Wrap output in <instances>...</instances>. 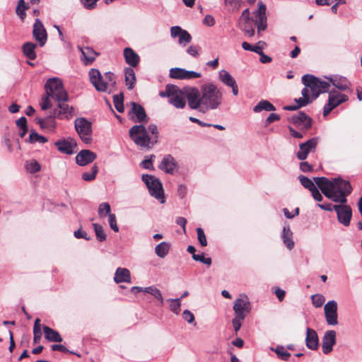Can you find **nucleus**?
<instances>
[{
  "mask_svg": "<svg viewBox=\"0 0 362 362\" xmlns=\"http://www.w3.org/2000/svg\"><path fill=\"white\" fill-rule=\"evenodd\" d=\"M188 105L192 110L205 113L217 110L223 102V93L213 83H206L200 89L192 87L187 90L185 94Z\"/></svg>",
  "mask_w": 362,
  "mask_h": 362,
  "instance_id": "1",
  "label": "nucleus"
},
{
  "mask_svg": "<svg viewBox=\"0 0 362 362\" xmlns=\"http://www.w3.org/2000/svg\"><path fill=\"white\" fill-rule=\"evenodd\" d=\"M302 82L305 87L301 91L302 97L295 100L297 105L284 106V110L292 111L305 106L316 99L320 93L329 92L330 88L327 81H322L313 75H304Z\"/></svg>",
  "mask_w": 362,
  "mask_h": 362,
  "instance_id": "2",
  "label": "nucleus"
},
{
  "mask_svg": "<svg viewBox=\"0 0 362 362\" xmlns=\"http://www.w3.org/2000/svg\"><path fill=\"white\" fill-rule=\"evenodd\" d=\"M315 182L320 189L324 195L334 202L346 204V197L352 192L350 182L340 177L332 180L325 177H315Z\"/></svg>",
  "mask_w": 362,
  "mask_h": 362,
  "instance_id": "3",
  "label": "nucleus"
},
{
  "mask_svg": "<svg viewBox=\"0 0 362 362\" xmlns=\"http://www.w3.org/2000/svg\"><path fill=\"white\" fill-rule=\"evenodd\" d=\"M129 134L134 144L141 148L149 149L156 144V136H150L146 128L142 124L132 127Z\"/></svg>",
  "mask_w": 362,
  "mask_h": 362,
  "instance_id": "4",
  "label": "nucleus"
},
{
  "mask_svg": "<svg viewBox=\"0 0 362 362\" xmlns=\"http://www.w3.org/2000/svg\"><path fill=\"white\" fill-rule=\"evenodd\" d=\"M45 88L46 94L57 101L66 102L68 100V95L65 90L62 81L58 78H52L47 81Z\"/></svg>",
  "mask_w": 362,
  "mask_h": 362,
  "instance_id": "5",
  "label": "nucleus"
},
{
  "mask_svg": "<svg viewBox=\"0 0 362 362\" xmlns=\"http://www.w3.org/2000/svg\"><path fill=\"white\" fill-rule=\"evenodd\" d=\"M159 95L167 97L168 102L176 108L182 109L186 105L184 94L176 86L167 85L165 91L160 92Z\"/></svg>",
  "mask_w": 362,
  "mask_h": 362,
  "instance_id": "6",
  "label": "nucleus"
},
{
  "mask_svg": "<svg viewBox=\"0 0 362 362\" xmlns=\"http://www.w3.org/2000/svg\"><path fill=\"white\" fill-rule=\"evenodd\" d=\"M74 128L81 140L86 144L92 141V124L85 117H78L74 120Z\"/></svg>",
  "mask_w": 362,
  "mask_h": 362,
  "instance_id": "7",
  "label": "nucleus"
},
{
  "mask_svg": "<svg viewBox=\"0 0 362 362\" xmlns=\"http://www.w3.org/2000/svg\"><path fill=\"white\" fill-rule=\"evenodd\" d=\"M142 180L148 187L150 194L159 200L160 203L165 202L163 196V189L161 182L159 180L153 175H143Z\"/></svg>",
  "mask_w": 362,
  "mask_h": 362,
  "instance_id": "8",
  "label": "nucleus"
},
{
  "mask_svg": "<svg viewBox=\"0 0 362 362\" xmlns=\"http://www.w3.org/2000/svg\"><path fill=\"white\" fill-rule=\"evenodd\" d=\"M327 93H329L328 101L323 108L324 116H327L333 109L347 101L349 99L347 95L336 90H329Z\"/></svg>",
  "mask_w": 362,
  "mask_h": 362,
  "instance_id": "9",
  "label": "nucleus"
},
{
  "mask_svg": "<svg viewBox=\"0 0 362 362\" xmlns=\"http://www.w3.org/2000/svg\"><path fill=\"white\" fill-rule=\"evenodd\" d=\"M333 209L337 213L338 221L344 226H349L352 217L351 208L346 204H341L333 205Z\"/></svg>",
  "mask_w": 362,
  "mask_h": 362,
  "instance_id": "10",
  "label": "nucleus"
},
{
  "mask_svg": "<svg viewBox=\"0 0 362 362\" xmlns=\"http://www.w3.org/2000/svg\"><path fill=\"white\" fill-rule=\"evenodd\" d=\"M169 76L170 78L177 80H190L202 76L201 73L194 71H189L182 68H171Z\"/></svg>",
  "mask_w": 362,
  "mask_h": 362,
  "instance_id": "11",
  "label": "nucleus"
},
{
  "mask_svg": "<svg viewBox=\"0 0 362 362\" xmlns=\"http://www.w3.org/2000/svg\"><path fill=\"white\" fill-rule=\"evenodd\" d=\"M325 78L329 85H332L337 89H338V90L347 91L350 90L351 83L346 77L344 76L334 74L329 76H325Z\"/></svg>",
  "mask_w": 362,
  "mask_h": 362,
  "instance_id": "12",
  "label": "nucleus"
},
{
  "mask_svg": "<svg viewBox=\"0 0 362 362\" xmlns=\"http://www.w3.org/2000/svg\"><path fill=\"white\" fill-rule=\"evenodd\" d=\"M326 322L329 325L338 324L337 303L335 300L328 301L324 307Z\"/></svg>",
  "mask_w": 362,
  "mask_h": 362,
  "instance_id": "13",
  "label": "nucleus"
},
{
  "mask_svg": "<svg viewBox=\"0 0 362 362\" xmlns=\"http://www.w3.org/2000/svg\"><path fill=\"white\" fill-rule=\"evenodd\" d=\"M317 144L318 138L317 137L312 138L306 142L300 144L299 145V151L296 153L297 158L301 160H305L309 153L315 150Z\"/></svg>",
  "mask_w": 362,
  "mask_h": 362,
  "instance_id": "14",
  "label": "nucleus"
},
{
  "mask_svg": "<svg viewBox=\"0 0 362 362\" xmlns=\"http://www.w3.org/2000/svg\"><path fill=\"white\" fill-rule=\"evenodd\" d=\"M130 105L132 107L128 112L129 119L136 123L145 121L147 118V115L144 108L141 105L135 102L130 103Z\"/></svg>",
  "mask_w": 362,
  "mask_h": 362,
  "instance_id": "15",
  "label": "nucleus"
},
{
  "mask_svg": "<svg viewBox=\"0 0 362 362\" xmlns=\"http://www.w3.org/2000/svg\"><path fill=\"white\" fill-rule=\"evenodd\" d=\"M75 115L74 108L65 102L59 103L54 110V116L60 119H70Z\"/></svg>",
  "mask_w": 362,
  "mask_h": 362,
  "instance_id": "16",
  "label": "nucleus"
},
{
  "mask_svg": "<svg viewBox=\"0 0 362 362\" xmlns=\"http://www.w3.org/2000/svg\"><path fill=\"white\" fill-rule=\"evenodd\" d=\"M88 74L90 83L98 91L105 92L107 90V82L103 80V76L98 69H90Z\"/></svg>",
  "mask_w": 362,
  "mask_h": 362,
  "instance_id": "17",
  "label": "nucleus"
},
{
  "mask_svg": "<svg viewBox=\"0 0 362 362\" xmlns=\"http://www.w3.org/2000/svg\"><path fill=\"white\" fill-rule=\"evenodd\" d=\"M218 79L225 86L231 88L234 95H238V86L236 81L227 70L221 69L218 71Z\"/></svg>",
  "mask_w": 362,
  "mask_h": 362,
  "instance_id": "18",
  "label": "nucleus"
},
{
  "mask_svg": "<svg viewBox=\"0 0 362 362\" xmlns=\"http://www.w3.org/2000/svg\"><path fill=\"white\" fill-rule=\"evenodd\" d=\"M33 35L41 47L45 45L47 39V31L41 21L38 18L35 19L33 25Z\"/></svg>",
  "mask_w": 362,
  "mask_h": 362,
  "instance_id": "19",
  "label": "nucleus"
},
{
  "mask_svg": "<svg viewBox=\"0 0 362 362\" xmlns=\"http://www.w3.org/2000/svg\"><path fill=\"white\" fill-rule=\"evenodd\" d=\"M57 149L61 153L71 155L74 153V150L77 146L75 139L69 137L66 139L58 140L54 143Z\"/></svg>",
  "mask_w": 362,
  "mask_h": 362,
  "instance_id": "20",
  "label": "nucleus"
},
{
  "mask_svg": "<svg viewBox=\"0 0 362 362\" xmlns=\"http://www.w3.org/2000/svg\"><path fill=\"white\" fill-rule=\"evenodd\" d=\"M233 310L235 315L245 318L250 311V304L247 298H238L235 300Z\"/></svg>",
  "mask_w": 362,
  "mask_h": 362,
  "instance_id": "21",
  "label": "nucleus"
},
{
  "mask_svg": "<svg viewBox=\"0 0 362 362\" xmlns=\"http://www.w3.org/2000/svg\"><path fill=\"white\" fill-rule=\"evenodd\" d=\"M336 337L334 330H328L325 333L322 340V349L325 354H328L333 350V346L336 344Z\"/></svg>",
  "mask_w": 362,
  "mask_h": 362,
  "instance_id": "22",
  "label": "nucleus"
},
{
  "mask_svg": "<svg viewBox=\"0 0 362 362\" xmlns=\"http://www.w3.org/2000/svg\"><path fill=\"white\" fill-rule=\"evenodd\" d=\"M291 121L298 127L308 129L312 125V119L303 112H299L296 115H293Z\"/></svg>",
  "mask_w": 362,
  "mask_h": 362,
  "instance_id": "23",
  "label": "nucleus"
},
{
  "mask_svg": "<svg viewBox=\"0 0 362 362\" xmlns=\"http://www.w3.org/2000/svg\"><path fill=\"white\" fill-rule=\"evenodd\" d=\"M97 158V155L88 149L81 150L76 156V163L80 166H85L93 161Z\"/></svg>",
  "mask_w": 362,
  "mask_h": 362,
  "instance_id": "24",
  "label": "nucleus"
},
{
  "mask_svg": "<svg viewBox=\"0 0 362 362\" xmlns=\"http://www.w3.org/2000/svg\"><path fill=\"white\" fill-rule=\"evenodd\" d=\"M176 167L177 163L175 160L171 155L164 156L158 166L160 170L168 174H173Z\"/></svg>",
  "mask_w": 362,
  "mask_h": 362,
  "instance_id": "25",
  "label": "nucleus"
},
{
  "mask_svg": "<svg viewBox=\"0 0 362 362\" xmlns=\"http://www.w3.org/2000/svg\"><path fill=\"white\" fill-rule=\"evenodd\" d=\"M305 344L306 346L311 350H316L319 346V339L317 332L309 327L306 329Z\"/></svg>",
  "mask_w": 362,
  "mask_h": 362,
  "instance_id": "26",
  "label": "nucleus"
},
{
  "mask_svg": "<svg viewBox=\"0 0 362 362\" xmlns=\"http://www.w3.org/2000/svg\"><path fill=\"white\" fill-rule=\"evenodd\" d=\"M114 281L117 284L131 282V274L129 269L119 267L116 269L114 276Z\"/></svg>",
  "mask_w": 362,
  "mask_h": 362,
  "instance_id": "27",
  "label": "nucleus"
},
{
  "mask_svg": "<svg viewBox=\"0 0 362 362\" xmlns=\"http://www.w3.org/2000/svg\"><path fill=\"white\" fill-rule=\"evenodd\" d=\"M125 62L132 67H135L139 62V56L130 47L124 49Z\"/></svg>",
  "mask_w": 362,
  "mask_h": 362,
  "instance_id": "28",
  "label": "nucleus"
},
{
  "mask_svg": "<svg viewBox=\"0 0 362 362\" xmlns=\"http://www.w3.org/2000/svg\"><path fill=\"white\" fill-rule=\"evenodd\" d=\"M281 238L286 247L290 250H292L294 247V242L293 240V232L288 225H285L284 226Z\"/></svg>",
  "mask_w": 362,
  "mask_h": 362,
  "instance_id": "29",
  "label": "nucleus"
},
{
  "mask_svg": "<svg viewBox=\"0 0 362 362\" xmlns=\"http://www.w3.org/2000/svg\"><path fill=\"white\" fill-rule=\"evenodd\" d=\"M124 72L126 86L127 89L132 90L136 81L135 72L132 67L125 68Z\"/></svg>",
  "mask_w": 362,
  "mask_h": 362,
  "instance_id": "30",
  "label": "nucleus"
},
{
  "mask_svg": "<svg viewBox=\"0 0 362 362\" xmlns=\"http://www.w3.org/2000/svg\"><path fill=\"white\" fill-rule=\"evenodd\" d=\"M44 333H45V337L47 340L49 341H54V342H61L62 341V337L59 334L58 332L56 330L50 328L48 326H43L42 327Z\"/></svg>",
  "mask_w": 362,
  "mask_h": 362,
  "instance_id": "31",
  "label": "nucleus"
},
{
  "mask_svg": "<svg viewBox=\"0 0 362 362\" xmlns=\"http://www.w3.org/2000/svg\"><path fill=\"white\" fill-rule=\"evenodd\" d=\"M80 49L83 57L82 60L86 65L91 64L95 60L98 54L92 48H90L88 47L80 48Z\"/></svg>",
  "mask_w": 362,
  "mask_h": 362,
  "instance_id": "32",
  "label": "nucleus"
},
{
  "mask_svg": "<svg viewBox=\"0 0 362 362\" xmlns=\"http://www.w3.org/2000/svg\"><path fill=\"white\" fill-rule=\"evenodd\" d=\"M35 48L36 45L30 42H25L22 47L23 54L30 60H34L37 57Z\"/></svg>",
  "mask_w": 362,
  "mask_h": 362,
  "instance_id": "33",
  "label": "nucleus"
},
{
  "mask_svg": "<svg viewBox=\"0 0 362 362\" xmlns=\"http://www.w3.org/2000/svg\"><path fill=\"white\" fill-rule=\"evenodd\" d=\"M170 244L168 242H161L155 247V253L160 258H164L169 253Z\"/></svg>",
  "mask_w": 362,
  "mask_h": 362,
  "instance_id": "34",
  "label": "nucleus"
},
{
  "mask_svg": "<svg viewBox=\"0 0 362 362\" xmlns=\"http://www.w3.org/2000/svg\"><path fill=\"white\" fill-rule=\"evenodd\" d=\"M263 110L265 111H274L275 107L268 100H262L259 101L253 108L255 112H260Z\"/></svg>",
  "mask_w": 362,
  "mask_h": 362,
  "instance_id": "35",
  "label": "nucleus"
},
{
  "mask_svg": "<svg viewBox=\"0 0 362 362\" xmlns=\"http://www.w3.org/2000/svg\"><path fill=\"white\" fill-rule=\"evenodd\" d=\"M25 168L29 173H35L41 170L40 164L34 159L27 160L25 164Z\"/></svg>",
  "mask_w": 362,
  "mask_h": 362,
  "instance_id": "36",
  "label": "nucleus"
},
{
  "mask_svg": "<svg viewBox=\"0 0 362 362\" xmlns=\"http://www.w3.org/2000/svg\"><path fill=\"white\" fill-rule=\"evenodd\" d=\"M37 123L42 128H48L50 130H54L56 127V122L52 117H48L45 119H38Z\"/></svg>",
  "mask_w": 362,
  "mask_h": 362,
  "instance_id": "37",
  "label": "nucleus"
},
{
  "mask_svg": "<svg viewBox=\"0 0 362 362\" xmlns=\"http://www.w3.org/2000/svg\"><path fill=\"white\" fill-rule=\"evenodd\" d=\"M144 292L150 293L156 298H157L161 304L163 303V298L162 296V293L159 289L156 288L155 286H148L144 287Z\"/></svg>",
  "mask_w": 362,
  "mask_h": 362,
  "instance_id": "38",
  "label": "nucleus"
},
{
  "mask_svg": "<svg viewBox=\"0 0 362 362\" xmlns=\"http://www.w3.org/2000/svg\"><path fill=\"white\" fill-rule=\"evenodd\" d=\"M98 172V168L97 165H93L90 172H85L82 174V179L88 182L93 181L95 179Z\"/></svg>",
  "mask_w": 362,
  "mask_h": 362,
  "instance_id": "39",
  "label": "nucleus"
},
{
  "mask_svg": "<svg viewBox=\"0 0 362 362\" xmlns=\"http://www.w3.org/2000/svg\"><path fill=\"white\" fill-rule=\"evenodd\" d=\"M167 301L170 302V310L175 314L178 315L180 312L181 298H169Z\"/></svg>",
  "mask_w": 362,
  "mask_h": 362,
  "instance_id": "40",
  "label": "nucleus"
},
{
  "mask_svg": "<svg viewBox=\"0 0 362 362\" xmlns=\"http://www.w3.org/2000/svg\"><path fill=\"white\" fill-rule=\"evenodd\" d=\"M272 350L276 354L279 358L283 361H287L291 356V354L283 346H278L276 349L272 348Z\"/></svg>",
  "mask_w": 362,
  "mask_h": 362,
  "instance_id": "41",
  "label": "nucleus"
},
{
  "mask_svg": "<svg viewBox=\"0 0 362 362\" xmlns=\"http://www.w3.org/2000/svg\"><path fill=\"white\" fill-rule=\"evenodd\" d=\"M123 101L124 96L122 93L115 95L113 96V102L115 104V107L119 112H123L124 110Z\"/></svg>",
  "mask_w": 362,
  "mask_h": 362,
  "instance_id": "42",
  "label": "nucleus"
},
{
  "mask_svg": "<svg viewBox=\"0 0 362 362\" xmlns=\"http://www.w3.org/2000/svg\"><path fill=\"white\" fill-rule=\"evenodd\" d=\"M93 226L98 240H99L100 242L105 240L106 234L104 232L103 226L95 223H93Z\"/></svg>",
  "mask_w": 362,
  "mask_h": 362,
  "instance_id": "43",
  "label": "nucleus"
},
{
  "mask_svg": "<svg viewBox=\"0 0 362 362\" xmlns=\"http://www.w3.org/2000/svg\"><path fill=\"white\" fill-rule=\"evenodd\" d=\"M298 178L300 184L310 192L316 188L314 182L310 178L303 175H300Z\"/></svg>",
  "mask_w": 362,
  "mask_h": 362,
  "instance_id": "44",
  "label": "nucleus"
},
{
  "mask_svg": "<svg viewBox=\"0 0 362 362\" xmlns=\"http://www.w3.org/2000/svg\"><path fill=\"white\" fill-rule=\"evenodd\" d=\"M28 9V6L25 5V2L24 0H19L18 2V5L16 7V13L21 18L24 19L25 18L26 13L25 11Z\"/></svg>",
  "mask_w": 362,
  "mask_h": 362,
  "instance_id": "45",
  "label": "nucleus"
},
{
  "mask_svg": "<svg viewBox=\"0 0 362 362\" xmlns=\"http://www.w3.org/2000/svg\"><path fill=\"white\" fill-rule=\"evenodd\" d=\"M47 141V139L45 136H42L36 133L35 132H32L29 136V142L31 144L34 143H40L44 144Z\"/></svg>",
  "mask_w": 362,
  "mask_h": 362,
  "instance_id": "46",
  "label": "nucleus"
},
{
  "mask_svg": "<svg viewBox=\"0 0 362 362\" xmlns=\"http://www.w3.org/2000/svg\"><path fill=\"white\" fill-rule=\"evenodd\" d=\"M255 17L257 18V20L263 21L267 18L266 16V6L262 2L258 3V8L255 12Z\"/></svg>",
  "mask_w": 362,
  "mask_h": 362,
  "instance_id": "47",
  "label": "nucleus"
},
{
  "mask_svg": "<svg viewBox=\"0 0 362 362\" xmlns=\"http://www.w3.org/2000/svg\"><path fill=\"white\" fill-rule=\"evenodd\" d=\"M109 214H111L110 205L107 202L100 204L98 206L99 216L103 218L107 215L109 216Z\"/></svg>",
  "mask_w": 362,
  "mask_h": 362,
  "instance_id": "48",
  "label": "nucleus"
},
{
  "mask_svg": "<svg viewBox=\"0 0 362 362\" xmlns=\"http://www.w3.org/2000/svg\"><path fill=\"white\" fill-rule=\"evenodd\" d=\"M224 4L231 11H237L240 8L241 0H224Z\"/></svg>",
  "mask_w": 362,
  "mask_h": 362,
  "instance_id": "49",
  "label": "nucleus"
},
{
  "mask_svg": "<svg viewBox=\"0 0 362 362\" xmlns=\"http://www.w3.org/2000/svg\"><path fill=\"white\" fill-rule=\"evenodd\" d=\"M192 40V37L190 34L185 30H183L179 37V44L183 46H185L187 44L189 43Z\"/></svg>",
  "mask_w": 362,
  "mask_h": 362,
  "instance_id": "50",
  "label": "nucleus"
},
{
  "mask_svg": "<svg viewBox=\"0 0 362 362\" xmlns=\"http://www.w3.org/2000/svg\"><path fill=\"white\" fill-rule=\"evenodd\" d=\"M250 10L249 8L245 9L241 14V16L240 18V23L245 24H250L252 21L250 16Z\"/></svg>",
  "mask_w": 362,
  "mask_h": 362,
  "instance_id": "51",
  "label": "nucleus"
},
{
  "mask_svg": "<svg viewBox=\"0 0 362 362\" xmlns=\"http://www.w3.org/2000/svg\"><path fill=\"white\" fill-rule=\"evenodd\" d=\"M312 302L316 308H320L325 303V298L321 294H315L312 296Z\"/></svg>",
  "mask_w": 362,
  "mask_h": 362,
  "instance_id": "52",
  "label": "nucleus"
},
{
  "mask_svg": "<svg viewBox=\"0 0 362 362\" xmlns=\"http://www.w3.org/2000/svg\"><path fill=\"white\" fill-rule=\"evenodd\" d=\"M192 259L197 262H201L208 266L211 264V259L209 257L206 258L204 254H197L192 256Z\"/></svg>",
  "mask_w": 362,
  "mask_h": 362,
  "instance_id": "53",
  "label": "nucleus"
},
{
  "mask_svg": "<svg viewBox=\"0 0 362 362\" xmlns=\"http://www.w3.org/2000/svg\"><path fill=\"white\" fill-rule=\"evenodd\" d=\"M197 238H198V240H199L200 245L202 247L206 246L207 245V240H206V235H205L204 232L202 230V228H197Z\"/></svg>",
  "mask_w": 362,
  "mask_h": 362,
  "instance_id": "54",
  "label": "nucleus"
},
{
  "mask_svg": "<svg viewBox=\"0 0 362 362\" xmlns=\"http://www.w3.org/2000/svg\"><path fill=\"white\" fill-rule=\"evenodd\" d=\"M108 222L110 227L112 230H114L115 232L119 231V228L117 224L116 216L114 214H109Z\"/></svg>",
  "mask_w": 362,
  "mask_h": 362,
  "instance_id": "55",
  "label": "nucleus"
},
{
  "mask_svg": "<svg viewBox=\"0 0 362 362\" xmlns=\"http://www.w3.org/2000/svg\"><path fill=\"white\" fill-rule=\"evenodd\" d=\"M103 77V80L107 82V89L109 86H113L115 83V75L111 72H106Z\"/></svg>",
  "mask_w": 362,
  "mask_h": 362,
  "instance_id": "56",
  "label": "nucleus"
},
{
  "mask_svg": "<svg viewBox=\"0 0 362 362\" xmlns=\"http://www.w3.org/2000/svg\"><path fill=\"white\" fill-rule=\"evenodd\" d=\"M201 48L197 45H190L187 49V52L193 57H198L199 55V51Z\"/></svg>",
  "mask_w": 362,
  "mask_h": 362,
  "instance_id": "57",
  "label": "nucleus"
},
{
  "mask_svg": "<svg viewBox=\"0 0 362 362\" xmlns=\"http://www.w3.org/2000/svg\"><path fill=\"white\" fill-rule=\"evenodd\" d=\"M50 95L46 94V96L42 98V101L40 102V106L42 110H45L48 108L51 107V102H50Z\"/></svg>",
  "mask_w": 362,
  "mask_h": 362,
  "instance_id": "58",
  "label": "nucleus"
},
{
  "mask_svg": "<svg viewBox=\"0 0 362 362\" xmlns=\"http://www.w3.org/2000/svg\"><path fill=\"white\" fill-rule=\"evenodd\" d=\"M245 318H241L237 315H235V318L232 321V323H233V327H234V330L235 332H238L240 327H241V325H242V321L244 320Z\"/></svg>",
  "mask_w": 362,
  "mask_h": 362,
  "instance_id": "59",
  "label": "nucleus"
},
{
  "mask_svg": "<svg viewBox=\"0 0 362 362\" xmlns=\"http://www.w3.org/2000/svg\"><path fill=\"white\" fill-rule=\"evenodd\" d=\"M182 317L188 323H192L194 321V316L192 312L188 310H185L182 313Z\"/></svg>",
  "mask_w": 362,
  "mask_h": 362,
  "instance_id": "60",
  "label": "nucleus"
},
{
  "mask_svg": "<svg viewBox=\"0 0 362 362\" xmlns=\"http://www.w3.org/2000/svg\"><path fill=\"white\" fill-rule=\"evenodd\" d=\"M266 43L263 41H259L255 46H253L252 52L259 54H262Z\"/></svg>",
  "mask_w": 362,
  "mask_h": 362,
  "instance_id": "61",
  "label": "nucleus"
},
{
  "mask_svg": "<svg viewBox=\"0 0 362 362\" xmlns=\"http://www.w3.org/2000/svg\"><path fill=\"white\" fill-rule=\"evenodd\" d=\"M98 0H81V4L87 9H93L96 6V2Z\"/></svg>",
  "mask_w": 362,
  "mask_h": 362,
  "instance_id": "62",
  "label": "nucleus"
},
{
  "mask_svg": "<svg viewBox=\"0 0 362 362\" xmlns=\"http://www.w3.org/2000/svg\"><path fill=\"white\" fill-rule=\"evenodd\" d=\"M183 29H182L180 26H173L170 28V35L171 37L175 38L177 37H180L181 33L182 32Z\"/></svg>",
  "mask_w": 362,
  "mask_h": 362,
  "instance_id": "63",
  "label": "nucleus"
},
{
  "mask_svg": "<svg viewBox=\"0 0 362 362\" xmlns=\"http://www.w3.org/2000/svg\"><path fill=\"white\" fill-rule=\"evenodd\" d=\"M243 30L245 34L248 35L250 37H252L255 35V29L252 27L251 25L245 24L242 26Z\"/></svg>",
  "mask_w": 362,
  "mask_h": 362,
  "instance_id": "64",
  "label": "nucleus"
}]
</instances>
